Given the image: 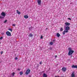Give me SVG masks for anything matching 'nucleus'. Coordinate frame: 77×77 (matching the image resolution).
Masks as SVG:
<instances>
[{"instance_id":"nucleus-3","label":"nucleus","mask_w":77,"mask_h":77,"mask_svg":"<svg viewBox=\"0 0 77 77\" xmlns=\"http://www.w3.org/2000/svg\"><path fill=\"white\" fill-rule=\"evenodd\" d=\"M6 34L7 36H11V32L9 31H7L6 32Z\"/></svg>"},{"instance_id":"nucleus-2","label":"nucleus","mask_w":77,"mask_h":77,"mask_svg":"<svg viewBox=\"0 0 77 77\" xmlns=\"http://www.w3.org/2000/svg\"><path fill=\"white\" fill-rule=\"evenodd\" d=\"M30 70L29 69H28L26 72V75L29 74V73H30Z\"/></svg>"},{"instance_id":"nucleus-22","label":"nucleus","mask_w":77,"mask_h":77,"mask_svg":"<svg viewBox=\"0 0 77 77\" xmlns=\"http://www.w3.org/2000/svg\"><path fill=\"white\" fill-rule=\"evenodd\" d=\"M3 39V37H1L0 38V40H2Z\"/></svg>"},{"instance_id":"nucleus-23","label":"nucleus","mask_w":77,"mask_h":77,"mask_svg":"<svg viewBox=\"0 0 77 77\" xmlns=\"http://www.w3.org/2000/svg\"><path fill=\"white\" fill-rule=\"evenodd\" d=\"M43 38V36L42 35H41V39H42Z\"/></svg>"},{"instance_id":"nucleus-9","label":"nucleus","mask_w":77,"mask_h":77,"mask_svg":"<svg viewBox=\"0 0 77 77\" xmlns=\"http://www.w3.org/2000/svg\"><path fill=\"white\" fill-rule=\"evenodd\" d=\"M72 68H77V66H75L74 65H73L72 66Z\"/></svg>"},{"instance_id":"nucleus-1","label":"nucleus","mask_w":77,"mask_h":77,"mask_svg":"<svg viewBox=\"0 0 77 77\" xmlns=\"http://www.w3.org/2000/svg\"><path fill=\"white\" fill-rule=\"evenodd\" d=\"M68 50H69V53H68V55L70 56L71 54H72V53L74 52V51L73 50H72V49L71 48H69Z\"/></svg>"},{"instance_id":"nucleus-19","label":"nucleus","mask_w":77,"mask_h":77,"mask_svg":"<svg viewBox=\"0 0 77 77\" xmlns=\"http://www.w3.org/2000/svg\"><path fill=\"white\" fill-rule=\"evenodd\" d=\"M60 31H63V28H61L60 29Z\"/></svg>"},{"instance_id":"nucleus-10","label":"nucleus","mask_w":77,"mask_h":77,"mask_svg":"<svg viewBox=\"0 0 77 77\" xmlns=\"http://www.w3.org/2000/svg\"><path fill=\"white\" fill-rule=\"evenodd\" d=\"M65 24H66V26H69L70 23H66Z\"/></svg>"},{"instance_id":"nucleus-20","label":"nucleus","mask_w":77,"mask_h":77,"mask_svg":"<svg viewBox=\"0 0 77 77\" xmlns=\"http://www.w3.org/2000/svg\"><path fill=\"white\" fill-rule=\"evenodd\" d=\"M7 21L8 20H5V21L4 22V23H6L7 22Z\"/></svg>"},{"instance_id":"nucleus-14","label":"nucleus","mask_w":77,"mask_h":77,"mask_svg":"<svg viewBox=\"0 0 77 77\" xmlns=\"http://www.w3.org/2000/svg\"><path fill=\"white\" fill-rule=\"evenodd\" d=\"M24 18H29V16H28L27 15H25L24 16Z\"/></svg>"},{"instance_id":"nucleus-6","label":"nucleus","mask_w":77,"mask_h":77,"mask_svg":"<svg viewBox=\"0 0 77 77\" xmlns=\"http://www.w3.org/2000/svg\"><path fill=\"white\" fill-rule=\"evenodd\" d=\"M62 71H64V72H65L66 71V68L65 67H63L62 68Z\"/></svg>"},{"instance_id":"nucleus-18","label":"nucleus","mask_w":77,"mask_h":77,"mask_svg":"<svg viewBox=\"0 0 77 77\" xmlns=\"http://www.w3.org/2000/svg\"><path fill=\"white\" fill-rule=\"evenodd\" d=\"M23 74V72H20V75H22Z\"/></svg>"},{"instance_id":"nucleus-4","label":"nucleus","mask_w":77,"mask_h":77,"mask_svg":"<svg viewBox=\"0 0 77 77\" xmlns=\"http://www.w3.org/2000/svg\"><path fill=\"white\" fill-rule=\"evenodd\" d=\"M70 29V28L69 26H67L66 27L65 30L66 31H67V32H68V30Z\"/></svg>"},{"instance_id":"nucleus-29","label":"nucleus","mask_w":77,"mask_h":77,"mask_svg":"<svg viewBox=\"0 0 77 77\" xmlns=\"http://www.w3.org/2000/svg\"><path fill=\"white\" fill-rule=\"evenodd\" d=\"M53 42H56V40H53Z\"/></svg>"},{"instance_id":"nucleus-26","label":"nucleus","mask_w":77,"mask_h":77,"mask_svg":"<svg viewBox=\"0 0 77 77\" xmlns=\"http://www.w3.org/2000/svg\"><path fill=\"white\" fill-rule=\"evenodd\" d=\"M40 64V65H41V64H42V61H41L40 63H39Z\"/></svg>"},{"instance_id":"nucleus-30","label":"nucleus","mask_w":77,"mask_h":77,"mask_svg":"<svg viewBox=\"0 0 77 77\" xmlns=\"http://www.w3.org/2000/svg\"><path fill=\"white\" fill-rule=\"evenodd\" d=\"M68 20H71V19L70 18H68Z\"/></svg>"},{"instance_id":"nucleus-15","label":"nucleus","mask_w":77,"mask_h":77,"mask_svg":"<svg viewBox=\"0 0 77 77\" xmlns=\"http://www.w3.org/2000/svg\"><path fill=\"white\" fill-rule=\"evenodd\" d=\"M57 37H59V36H60V35L59 34V33H57Z\"/></svg>"},{"instance_id":"nucleus-31","label":"nucleus","mask_w":77,"mask_h":77,"mask_svg":"<svg viewBox=\"0 0 77 77\" xmlns=\"http://www.w3.org/2000/svg\"><path fill=\"white\" fill-rule=\"evenodd\" d=\"M49 49L51 50H52V48H50Z\"/></svg>"},{"instance_id":"nucleus-35","label":"nucleus","mask_w":77,"mask_h":77,"mask_svg":"<svg viewBox=\"0 0 77 77\" xmlns=\"http://www.w3.org/2000/svg\"><path fill=\"white\" fill-rule=\"evenodd\" d=\"M2 35H4V33H2Z\"/></svg>"},{"instance_id":"nucleus-11","label":"nucleus","mask_w":77,"mask_h":77,"mask_svg":"<svg viewBox=\"0 0 77 77\" xmlns=\"http://www.w3.org/2000/svg\"><path fill=\"white\" fill-rule=\"evenodd\" d=\"M68 32V31H64L63 32V35H65V33H67Z\"/></svg>"},{"instance_id":"nucleus-32","label":"nucleus","mask_w":77,"mask_h":77,"mask_svg":"<svg viewBox=\"0 0 77 77\" xmlns=\"http://www.w3.org/2000/svg\"><path fill=\"white\" fill-rule=\"evenodd\" d=\"M71 55V56H70V57H71V58L72 57V55Z\"/></svg>"},{"instance_id":"nucleus-24","label":"nucleus","mask_w":77,"mask_h":77,"mask_svg":"<svg viewBox=\"0 0 77 77\" xmlns=\"http://www.w3.org/2000/svg\"><path fill=\"white\" fill-rule=\"evenodd\" d=\"M15 60H17L18 59V57H16L15 58Z\"/></svg>"},{"instance_id":"nucleus-8","label":"nucleus","mask_w":77,"mask_h":77,"mask_svg":"<svg viewBox=\"0 0 77 77\" xmlns=\"http://www.w3.org/2000/svg\"><path fill=\"white\" fill-rule=\"evenodd\" d=\"M33 36V35L32 34V33H30V34L28 35V36H29V38H30V37H32Z\"/></svg>"},{"instance_id":"nucleus-34","label":"nucleus","mask_w":77,"mask_h":77,"mask_svg":"<svg viewBox=\"0 0 77 77\" xmlns=\"http://www.w3.org/2000/svg\"><path fill=\"white\" fill-rule=\"evenodd\" d=\"M18 71H20V69H18Z\"/></svg>"},{"instance_id":"nucleus-5","label":"nucleus","mask_w":77,"mask_h":77,"mask_svg":"<svg viewBox=\"0 0 77 77\" xmlns=\"http://www.w3.org/2000/svg\"><path fill=\"white\" fill-rule=\"evenodd\" d=\"M37 2L38 5H41V0H38Z\"/></svg>"},{"instance_id":"nucleus-37","label":"nucleus","mask_w":77,"mask_h":77,"mask_svg":"<svg viewBox=\"0 0 77 77\" xmlns=\"http://www.w3.org/2000/svg\"><path fill=\"white\" fill-rule=\"evenodd\" d=\"M38 66H39V64H38Z\"/></svg>"},{"instance_id":"nucleus-27","label":"nucleus","mask_w":77,"mask_h":77,"mask_svg":"<svg viewBox=\"0 0 77 77\" xmlns=\"http://www.w3.org/2000/svg\"><path fill=\"white\" fill-rule=\"evenodd\" d=\"M16 25L15 24H13V26H14V27H15V26Z\"/></svg>"},{"instance_id":"nucleus-7","label":"nucleus","mask_w":77,"mask_h":77,"mask_svg":"<svg viewBox=\"0 0 77 77\" xmlns=\"http://www.w3.org/2000/svg\"><path fill=\"white\" fill-rule=\"evenodd\" d=\"M1 15H2V16H3V17L6 16V14H5V13L4 12H2V13H1Z\"/></svg>"},{"instance_id":"nucleus-33","label":"nucleus","mask_w":77,"mask_h":77,"mask_svg":"<svg viewBox=\"0 0 77 77\" xmlns=\"http://www.w3.org/2000/svg\"><path fill=\"white\" fill-rule=\"evenodd\" d=\"M56 57H57V55H56L55 57V58H56Z\"/></svg>"},{"instance_id":"nucleus-12","label":"nucleus","mask_w":77,"mask_h":77,"mask_svg":"<svg viewBox=\"0 0 77 77\" xmlns=\"http://www.w3.org/2000/svg\"><path fill=\"white\" fill-rule=\"evenodd\" d=\"M17 14H19V15L21 14V12H19V11L17 10Z\"/></svg>"},{"instance_id":"nucleus-21","label":"nucleus","mask_w":77,"mask_h":77,"mask_svg":"<svg viewBox=\"0 0 77 77\" xmlns=\"http://www.w3.org/2000/svg\"><path fill=\"white\" fill-rule=\"evenodd\" d=\"M9 30H10L11 32H12V29H8Z\"/></svg>"},{"instance_id":"nucleus-17","label":"nucleus","mask_w":77,"mask_h":77,"mask_svg":"<svg viewBox=\"0 0 77 77\" xmlns=\"http://www.w3.org/2000/svg\"><path fill=\"white\" fill-rule=\"evenodd\" d=\"M53 42H51L50 43V45H53Z\"/></svg>"},{"instance_id":"nucleus-16","label":"nucleus","mask_w":77,"mask_h":77,"mask_svg":"<svg viewBox=\"0 0 77 77\" xmlns=\"http://www.w3.org/2000/svg\"><path fill=\"white\" fill-rule=\"evenodd\" d=\"M14 75H15V72H13L12 74V75L13 76V77H14Z\"/></svg>"},{"instance_id":"nucleus-36","label":"nucleus","mask_w":77,"mask_h":77,"mask_svg":"<svg viewBox=\"0 0 77 77\" xmlns=\"http://www.w3.org/2000/svg\"><path fill=\"white\" fill-rule=\"evenodd\" d=\"M48 29V28H46V30H47Z\"/></svg>"},{"instance_id":"nucleus-25","label":"nucleus","mask_w":77,"mask_h":77,"mask_svg":"<svg viewBox=\"0 0 77 77\" xmlns=\"http://www.w3.org/2000/svg\"><path fill=\"white\" fill-rule=\"evenodd\" d=\"M3 51L1 52V54H3Z\"/></svg>"},{"instance_id":"nucleus-28","label":"nucleus","mask_w":77,"mask_h":77,"mask_svg":"<svg viewBox=\"0 0 77 77\" xmlns=\"http://www.w3.org/2000/svg\"><path fill=\"white\" fill-rule=\"evenodd\" d=\"M3 18V17L0 16V18L2 19V18Z\"/></svg>"},{"instance_id":"nucleus-13","label":"nucleus","mask_w":77,"mask_h":77,"mask_svg":"<svg viewBox=\"0 0 77 77\" xmlns=\"http://www.w3.org/2000/svg\"><path fill=\"white\" fill-rule=\"evenodd\" d=\"M43 77H47V75L45 73H44L43 75Z\"/></svg>"}]
</instances>
